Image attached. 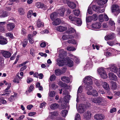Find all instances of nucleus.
Instances as JSON below:
<instances>
[{"mask_svg": "<svg viewBox=\"0 0 120 120\" xmlns=\"http://www.w3.org/2000/svg\"><path fill=\"white\" fill-rule=\"evenodd\" d=\"M71 58L67 57L63 59V60H57L56 61L57 62V64L59 66H62L64 64H67L70 67H72L74 65L73 61L71 60Z\"/></svg>", "mask_w": 120, "mask_h": 120, "instance_id": "f257e3e1", "label": "nucleus"}, {"mask_svg": "<svg viewBox=\"0 0 120 120\" xmlns=\"http://www.w3.org/2000/svg\"><path fill=\"white\" fill-rule=\"evenodd\" d=\"M91 101L95 103H98L100 105H103L106 102L105 98L100 97L92 98Z\"/></svg>", "mask_w": 120, "mask_h": 120, "instance_id": "f03ea898", "label": "nucleus"}, {"mask_svg": "<svg viewBox=\"0 0 120 120\" xmlns=\"http://www.w3.org/2000/svg\"><path fill=\"white\" fill-rule=\"evenodd\" d=\"M97 71L102 78L103 79H106L107 78L108 76L106 73L105 71L104 68H103L101 67L98 68L97 69Z\"/></svg>", "mask_w": 120, "mask_h": 120, "instance_id": "7ed1b4c3", "label": "nucleus"}, {"mask_svg": "<svg viewBox=\"0 0 120 120\" xmlns=\"http://www.w3.org/2000/svg\"><path fill=\"white\" fill-rule=\"evenodd\" d=\"M83 82L85 83V87H90V77L87 76L85 77L83 80Z\"/></svg>", "mask_w": 120, "mask_h": 120, "instance_id": "20e7f679", "label": "nucleus"}, {"mask_svg": "<svg viewBox=\"0 0 120 120\" xmlns=\"http://www.w3.org/2000/svg\"><path fill=\"white\" fill-rule=\"evenodd\" d=\"M0 53H1L4 57L6 58L10 57L11 55L9 52L3 50H0Z\"/></svg>", "mask_w": 120, "mask_h": 120, "instance_id": "39448f33", "label": "nucleus"}, {"mask_svg": "<svg viewBox=\"0 0 120 120\" xmlns=\"http://www.w3.org/2000/svg\"><path fill=\"white\" fill-rule=\"evenodd\" d=\"M111 9L112 12H116L118 14L120 12V10L119 9V7L117 5H113Z\"/></svg>", "mask_w": 120, "mask_h": 120, "instance_id": "423d86ee", "label": "nucleus"}, {"mask_svg": "<svg viewBox=\"0 0 120 120\" xmlns=\"http://www.w3.org/2000/svg\"><path fill=\"white\" fill-rule=\"evenodd\" d=\"M116 37L115 34L113 33H110L107 35H106L105 37V40L107 41L109 40H112L114 38Z\"/></svg>", "mask_w": 120, "mask_h": 120, "instance_id": "0eeeda50", "label": "nucleus"}, {"mask_svg": "<svg viewBox=\"0 0 120 120\" xmlns=\"http://www.w3.org/2000/svg\"><path fill=\"white\" fill-rule=\"evenodd\" d=\"M109 68L111 71L115 73H116L118 71V69L117 67L113 64H111L109 65Z\"/></svg>", "mask_w": 120, "mask_h": 120, "instance_id": "6e6552de", "label": "nucleus"}, {"mask_svg": "<svg viewBox=\"0 0 120 120\" xmlns=\"http://www.w3.org/2000/svg\"><path fill=\"white\" fill-rule=\"evenodd\" d=\"M109 78L111 80L115 81L118 80L117 76L112 73L110 72L109 74Z\"/></svg>", "mask_w": 120, "mask_h": 120, "instance_id": "1a4fd4ad", "label": "nucleus"}, {"mask_svg": "<svg viewBox=\"0 0 120 120\" xmlns=\"http://www.w3.org/2000/svg\"><path fill=\"white\" fill-rule=\"evenodd\" d=\"M6 27L7 29L11 31L14 28L15 25L13 23L10 22L7 24Z\"/></svg>", "mask_w": 120, "mask_h": 120, "instance_id": "9d476101", "label": "nucleus"}, {"mask_svg": "<svg viewBox=\"0 0 120 120\" xmlns=\"http://www.w3.org/2000/svg\"><path fill=\"white\" fill-rule=\"evenodd\" d=\"M101 26V23L100 22H97L93 23L91 25V28L93 29H99L100 28Z\"/></svg>", "mask_w": 120, "mask_h": 120, "instance_id": "9b49d317", "label": "nucleus"}, {"mask_svg": "<svg viewBox=\"0 0 120 120\" xmlns=\"http://www.w3.org/2000/svg\"><path fill=\"white\" fill-rule=\"evenodd\" d=\"M8 41L6 39L0 35V44L3 45L6 44Z\"/></svg>", "mask_w": 120, "mask_h": 120, "instance_id": "f8f14e48", "label": "nucleus"}, {"mask_svg": "<svg viewBox=\"0 0 120 120\" xmlns=\"http://www.w3.org/2000/svg\"><path fill=\"white\" fill-rule=\"evenodd\" d=\"M67 3L68 6L71 8L74 9L76 7V4L74 2L68 0Z\"/></svg>", "mask_w": 120, "mask_h": 120, "instance_id": "ddd939ff", "label": "nucleus"}, {"mask_svg": "<svg viewBox=\"0 0 120 120\" xmlns=\"http://www.w3.org/2000/svg\"><path fill=\"white\" fill-rule=\"evenodd\" d=\"M105 117L103 114H97L94 116V118L96 120H100L104 119Z\"/></svg>", "mask_w": 120, "mask_h": 120, "instance_id": "4468645a", "label": "nucleus"}, {"mask_svg": "<svg viewBox=\"0 0 120 120\" xmlns=\"http://www.w3.org/2000/svg\"><path fill=\"white\" fill-rule=\"evenodd\" d=\"M102 86L105 90L108 91L110 89L109 84L105 82H103L102 83Z\"/></svg>", "mask_w": 120, "mask_h": 120, "instance_id": "2eb2a0df", "label": "nucleus"}, {"mask_svg": "<svg viewBox=\"0 0 120 120\" xmlns=\"http://www.w3.org/2000/svg\"><path fill=\"white\" fill-rule=\"evenodd\" d=\"M85 106L83 104L80 105L79 109H78V112L80 113L83 112L85 109Z\"/></svg>", "mask_w": 120, "mask_h": 120, "instance_id": "dca6fc26", "label": "nucleus"}, {"mask_svg": "<svg viewBox=\"0 0 120 120\" xmlns=\"http://www.w3.org/2000/svg\"><path fill=\"white\" fill-rule=\"evenodd\" d=\"M111 88L113 90L117 89L118 87V85L116 82L112 81L111 82Z\"/></svg>", "mask_w": 120, "mask_h": 120, "instance_id": "f3484780", "label": "nucleus"}, {"mask_svg": "<svg viewBox=\"0 0 120 120\" xmlns=\"http://www.w3.org/2000/svg\"><path fill=\"white\" fill-rule=\"evenodd\" d=\"M19 74L17 73L16 75L15 78L13 80V81L15 83H19V81L20 80H21L22 78L21 77H20L19 76Z\"/></svg>", "mask_w": 120, "mask_h": 120, "instance_id": "a211bd4d", "label": "nucleus"}, {"mask_svg": "<svg viewBox=\"0 0 120 120\" xmlns=\"http://www.w3.org/2000/svg\"><path fill=\"white\" fill-rule=\"evenodd\" d=\"M67 55L66 52L64 51V50L63 49L61 50L60 51V53L59 54V56L61 58H63L62 56H66Z\"/></svg>", "mask_w": 120, "mask_h": 120, "instance_id": "6ab92c4d", "label": "nucleus"}, {"mask_svg": "<svg viewBox=\"0 0 120 120\" xmlns=\"http://www.w3.org/2000/svg\"><path fill=\"white\" fill-rule=\"evenodd\" d=\"M67 29V28L62 26H59L56 27V29L60 32H63L65 31Z\"/></svg>", "mask_w": 120, "mask_h": 120, "instance_id": "aec40b11", "label": "nucleus"}, {"mask_svg": "<svg viewBox=\"0 0 120 120\" xmlns=\"http://www.w3.org/2000/svg\"><path fill=\"white\" fill-rule=\"evenodd\" d=\"M8 14L6 11L3 10L0 13V17L3 18L8 16Z\"/></svg>", "mask_w": 120, "mask_h": 120, "instance_id": "412c9836", "label": "nucleus"}, {"mask_svg": "<svg viewBox=\"0 0 120 120\" xmlns=\"http://www.w3.org/2000/svg\"><path fill=\"white\" fill-rule=\"evenodd\" d=\"M75 21V24L77 26H80L82 23V21L81 19L77 17Z\"/></svg>", "mask_w": 120, "mask_h": 120, "instance_id": "4be33fe9", "label": "nucleus"}, {"mask_svg": "<svg viewBox=\"0 0 120 120\" xmlns=\"http://www.w3.org/2000/svg\"><path fill=\"white\" fill-rule=\"evenodd\" d=\"M90 8L89 7L87 10V11L86 14V23H88L90 22V17L89 15L90 14Z\"/></svg>", "mask_w": 120, "mask_h": 120, "instance_id": "5701e85b", "label": "nucleus"}, {"mask_svg": "<svg viewBox=\"0 0 120 120\" xmlns=\"http://www.w3.org/2000/svg\"><path fill=\"white\" fill-rule=\"evenodd\" d=\"M53 20V22H52L53 24L55 25H59L61 22V21L60 19L57 18L56 19Z\"/></svg>", "mask_w": 120, "mask_h": 120, "instance_id": "b1692460", "label": "nucleus"}, {"mask_svg": "<svg viewBox=\"0 0 120 120\" xmlns=\"http://www.w3.org/2000/svg\"><path fill=\"white\" fill-rule=\"evenodd\" d=\"M58 114V113L56 112H50L49 114V117L51 119H52L54 116H56Z\"/></svg>", "mask_w": 120, "mask_h": 120, "instance_id": "393cba45", "label": "nucleus"}, {"mask_svg": "<svg viewBox=\"0 0 120 120\" xmlns=\"http://www.w3.org/2000/svg\"><path fill=\"white\" fill-rule=\"evenodd\" d=\"M61 79L62 81L64 82L67 83H69L70 82V79L68 77L64 76L62 77Z\"/></svg>", "mask_w": 120, "mask_h": 120, "instance_id": "a878e982", "label": "nucleus"}, {"mask_svg": "<svg viewBox=\"0 0 120 120\" xmlns=\"http://www.w3.org/2000/svg\"><path fill=\"white\" fill-rule=\"evenodd\" d=\"M59 107L58 105L56 103H54L51 105L50 108L51 109L53 110Z\"/></svg>", "mask_w": 120, "mask_h": 120, "instance_id": "bb28decb", "label": "nucleus"}, {"mask_svg": "<svg viewBox=\"0 0 120 120\" xmlns=\"http://www.w3.org/2000/svg\"><path fill=\"white\" fill-rule=\"evenodd\" d=\"M108 0H98V3L99 5H102L107 2Z\"/></svg>", "mask_w": 120, "mask_h": 120, "instance_id": "cd10ccee", "label": "nucleus"}, {"mask_svg": "<svg viewBox=\"0 0 120 120\" xmlns=\"http://www.w3.org/2000/svg\"><path fill=\"white\" fill-rule=\"evenodd\" d=\"M57 16V14L56 12H54L51 15L50 18L52 20H53L55 19L56 18Z\"/></svg>", "mask_w": 120, "mask_h": 120, "instance_id": "c85d7f7f", "label": "nucleus"}, {"mask_svg": "<svg viewBox=\"0 0 120 120\" xmlns=\"http://www.w3.org/2000/svg\"><path fill=\"white\" fill-rule=\"evenodd\" d=\"M33 36L31 34H29L28 36V39L30 43L33 44L34 42V40L33 39L32 37Z\"/></svg>", "mask_w": 120, "mask_h": 120, "instance_id": "c756f323", "label": "nucleus"}, {"mask_svg": "<svg viewBox=\"0 0 120 120\" xmlns=\"http://www.w3.org/2000/svg\"><path fill=\"white\" fill-rule=\"evenodd\" d=\"M63 73L64 72L59 69H57L55 70V74L56 75H59Z\"/></svg>", "mask_w": 120, "mask_h": 120, "instance_id": "7c9ffc66", "label": "nucleus"}, {"mask_svg": "<svg viewBox=\"0 0 120 120\" xmlns=\"http://www.w3.org/2000/svg\"><path fill=\"white\" fill-rule=\"evenodd\" d=\"M56 94V92L53 91H49L48 93V96L50 97H53Z\"/></svg>", "mask_w": 120, "mask_h": 120, "instance_id": "2f4dec72", "label": "nucleus"}, {"mask_svg": "<svg viewBox=\"0 0 120 120\" xmlns=\"http://www.w3.org/2000/svg\"><path fill=\"white\" fill-rule=\"evenodd\" d=\"M65 11V9L64 8L59 10H58V12L59 14L61 16H63L64 15Z\"/></svg>", "mask_w": 120, "mask_h": 120, "instance_id": "473e14b6", "label": "nucleus"}, {"mask_svg": "<svg viewBox=\"0 0 120 120\" xmlns=\"http://www.w3.org/2000/svg\"><path fill=\"white\" fill-rule=\"evenodd\" d=\"M74 14L76 16H78L80 14V11L78 9H75L73 11Z\"/></svg>", "mask_w": 120, "mask_h": 120, "instance_id": "72a5a7b5", "label": "nucleus"}, {"mask_svg": "<svg viewBox=\"0 0 120 120\" xmlns=\"http://www.w3.org/2000/svg\"><path fill=\"white\" fill-rule=\"evenodd\" d=\"M98 95V92L95 90H93L91 92H90V95H92L93 96H97Z\"/></svg>", "mask_w": 120, "mask_h": 120, "instance_id": "f704fd0d", "label": "nucleus"}, {"mask_svg": "<svg viewBox=\"0 0 120 120\" xmlns=\"http://www.w3.org/2000/svg\"><path fill=\"white\" fill-rule=\"evenodd\" d=\"M70 95H66L63 98L64 101L65 102L67 103L68 102V101L70 99Z\"/></svg>", "mask_w": 120, "mask_h": 120, "instance_id": "c9c22d12", "label": "nucleus"}, {"mask_svg": "<svg viewBox=\"0 0 120 120\" xmlns=\"http://www.w3.org/2000/svg\"><path fill=\"white\" fill-rule=\"evenodd\" d=\"M109 24L112 26V29H111V30L112 31H114L115 29V27L114 26L115 24L114 21H109Z\"/></svg>", "mask_w": 120, "mask_h": 120, "instance_id": "e433bc0d", "label": "nucleus"}, {"mask_svg": "<svg viewBox=\"0 0 120 120\" xmlns=\"http://www.w3.org/2000/svg\"><path fill=\"white\" fill-rule=\"evenodd\" d=\"M77 17L73 16L72 15H70L69 16V19L72 21H75V19H76Z\"/></svg>", "mask_w": 120, "mask_h": 120, "instance_id": "4c0bfd02", "label": "nucleus"}, {"mask_svg": "<svg viewBox=\"0 0 120 120\" xmlns=\"http://www.w3.org/2000/svg\"><path fill=\"white\" fill-rule=\"evenodd\" d=\"M36 5L37 7L38 8H42L44 7V4L39 2L36 3Z\"/></svg>", "mask_w": 120, "mask_h": 120, "instance_id": "58836bf2", "label": "nucleus"}, {"mask_svg": "<svg viewBox=\"0 0 120 120\" xmlns=\"http://www.w3.org/2000/svg\"><path fill=\"white\" fill-rule=\"evenodd\" d=\"M68 111L67 110H63L61 112V115L63 117L67 115Z\"/></svg>", "mask_w": 120, "mask_h": 120, "instance_id": "ea45409f", "label": "nucleus"}, {"mask_svg": "<svg viewBox=\"0 0 120 120\" xmlns=\"http://www.w3.org/2000/svg\"><path fill=\"white\" fill-rule=\"evenodd\" d=\"M103 14H100L98 16V19L100 22H102L103 21Z\"/></svg>", "mask_w": 120, "mask_h": 120, "instance_id": "a19ab883", "label": "nucleus"}, {"mask_svg": "<svg viewBox=\"0 0 120 120\" xmlns=\"http://www.w3.org/2000/svg\"><path fill=\"white\" fill-rule=\"evenodd\" d=\"M98 19V16L95 14H94L92 16L90 17V19L94 20H96Z\"/></svg>", "mask_w": 120, "mask_h": 120, "instance_id": "79ce46f5", "label": "nucleus"}, {"mask_svg": "<svg viewBox=\"0 0 120 120\" xmlns=\"http://www.w3.org/2000/svg\"><path fill=\"white\" fill-rule=\"evenodd\" d=\"M19 14L20 15H23L24 13V10L23 8H20L18 9Z\"/></svg>", "mask_w": 120, "mask_h": 120, "instance_id": "37998d69", "label": "nucleus"}, {"mask_svg": "<svg viewBox=\"0 0 120 120\" xmlns=\"http://www.w3.org/2000/svg\"><path fill=\"white\" fill-rule=\"evenodd\" d=\"M44 26V23L41 22H38L37 23V26L38 27H43Z\"/></svg>", "mask_w": 120, "mask_h": 120, "instance_id": "c03bdc74", "label": "nucleus"}, {"mask_svg": "<svg viewBox=\"0 0 120 120\" xmlns=\"http://www.w3.org/2000/svg\"><path fill=\"white\" fill-rule=\"evenodd\" d=\"M36 86L39 88V90H42L43 87L40 86V83H39L38 82L36 84Z\"/></svg>", "mask_w": 120, "mask_h": 120, "instance_id": "a18cd8bd", "label": "nucleus"}, {"mask_svg": "<svg viewBox=\"0 0 120 120\" xmlns=\"http://www.w3.org/2000/svg\"><path fill=\"white\" fill-rule=\"evenodd\" d=\"M67 41L68 43H71L74 44H76V41L74 39H71Z\"/></svg>", "mask_w": 120, "mask_h": 120, "instance_id": "49530a36", "label": "nucleus"}, {"mask_svg": "<svg viewBox=\"0 0 120 120\" xmlns=\"http://www.w3.org/2000/svg\"><path fill=\"white\" fill-rule=\"evenodd\" d=\"M58 84L62 87H65L66 86L65 83H63L61 81H60L58 82Z\"/></svg>", "mask_w": 120, "mask_h": 120, "instance_id": "de8ad7c7", "label": "nucleus"}, {"mask_svg": "<svg viewBox=\"0 0 120 120\" xmlns=\"http://www.w3.org/2000/svg\"><path fill=\"white\" fill-rule=\"evenodd\" d=\"M67 49L69 51H73L75 50V49L74 47L70 46L67 47Z\"/></svg>", "mask_w": 120, "mask_h": 120, "instance_id": "09e8293b", "label": "nucleus"}, {"mask_svg": "<svg viewBox=\"0 0 120 120\" xmlns=\"http://www.w3.org/2000/svg\"><path fill=\"white\" fill-rule=\"evenodd\" d=\"M28 43V41L27 39H25L24 40L22 44V46L23 47H25L26 45Z\"/></svg>", "mask_w": 120, "mask_h": 120, "instance_id": "8fccbe9b", "label": "nucleus"}, {"mask_svg": "<svg viewBox=\"0 0 120 120\" xmlns=\"http://www.w3.org/2000/svg\"><path fill=\"white\" fill-rule=\"evenodd\" d=\"M49 88L50 89L52 87L53 89H54L57 87V86L54 83L50 84L49 85Z\"/></svg>", "mask_w": 120, "mask_h": 120, "instance_id": "3c124183", "label": "nucleus"}, {"mask_svg": "<svg viewBox=\"0 0 120 120\" xmlns=\"http://www.w3.org/2000/svg\"><path fill=\"white\" fill-rule=\"evenodd\" d=\"M75 31V30L72 28H70L68 31L69 34H71L74 32Z\"/></svg>", "mask_w": 120, "mask_h": 120, "instance_id": "603ef678", "label": "nucleus"}, {"mask_svg": "<svg viewBox=\"0 0 120 120\" xmlns=\"http://www.w3.org/2000/svg\"><path fill=\"white\" fill-rule=\"evenodd\" d=\"M56 76L54 75H51L49 79L51 81H52L56 79Z\"/></svg>", "mask_w": 120, "mask_h": 120, "instance_id": "864d4df0", "label": "nucleus"}, {"mask_svg": "<svg viewBox=\"0 0 120 120\" xmlns=\"http://www.w3.org/2000/svg\"><path fill=\"white\" fill-rule=\"evenodd\" d=\"M16 95L14 94L13 95H11V96L10 98L9 99V100L11 101H12L14 99V98L16 97Z\"/></svg>", "mask_w": 120, "mask_h": 120, "instance_id": "5fc2aeb1", "label": "nucleus"}, {"mask_svg": "<svg viewBox=\"0 0 120 120\" xmlns=\"http://www.w3.org/2000/svg\"><path fill=\"white\" fill-rule=\"evenodd\" d=\"M68 34H65L63 35L62 38V39L63 40H65L68 39Z\"/></svg>", "mask_w": 120, "mask_h": 120, "instance_id": "6e6d98bb", "label": "nucleus"}, {"mask_svg": "<svg viewBox=\"0 0 120 120\" xmlns=\"http://www.w3.org/2000/svg\"><path fill=\"white\" fill-rule=\"evenodd\" d=\"M75 120H80V117L79 114L77 113L76 114L75 118Z\"/></svg>", "mask_w": 120, "mask_h": 120, "instance_id": "4d7b16f0", "label": "nucleus"}, {"mask_svg": "<svg viewBox=\"0 0 120 120\" xmlns=\"http://www.w3.org/2000/svg\"><path fill=\"white\" fill-rule=\"evenodd\" d=\"M11 86V83H9L8 84L7 87L5 90V92H7L8 91V90L9 89Z\"/></svg>", "mask_w": 120, "mask_h": 120, "instance_id": "13d9d810", "label": "nucleus"}, {"mask_svg": "<svg viewBox=\"0 0 120 120\" xmlns=\"http://www.w3.org/2000/svg\"><path fill=\"white\" fill-rule=\"evenodd\" d=\"M82 91V87L81 86H80L77 92V96L79 94V93H81Z\"/></svg>", "mask_w": 120, "mask_h": 120, "instance_id": "bf43d9fd", "label": "nucleus"}, {"mask_svg": "<svg viewBox=\"0 0 120 120\" xmlns=\"http://www.w3.org/2000/svg\"><path fill=\"white\" fill-rule=\"evenodd\" d=\"M107 43L109 45L112 46L115 45V43L113 41H108L107 42Z\"/></svg>", "mask_w": 120, "mask_h": 120, "instance_id": "052dcab7", "label": "nucleus"}, {"mask_svg": "<svg viewBox=\"0 0 120 120\" xmlns=\"http://www.w3.org/2000/svg\"><path fill=\"white\" fill-rule=\"evenodd\" d=\"M6 36L9 37L11 38H12L13 35L12 34L10 33H8L6 34Z\"/></svg>", "mask_w": 120, "mask_h": 120, "instance_id": "680f3d73", "label": "nucleus"}, {"mask_svg": "<svg viewBox=\"0 0 120 120\" xmlns=\"http://www.w3.org/2000/svg\"><path fill=\"white\" fill-rule=\"evenodd\" d=\"M33 86L32 85H31L29 88V92H30L32 91L33 90Z\"/></svg>", "mask_w": 120, "mask_h": 120, "instance_id": "e2e57ef3", "label": "nucleus"}, {"mask_svg": "<svg viewBox=\"0 0 120 120\" xmlns=\"http://www.w3.org/2000/svg\"><path fill=\"white\" fill-rule=\"evenodd\" d=\"M33 80V79L31 78L30 77H28L27 79V82L28 83H29L32 82Z\"/></svg>", "mask_w": 120, "mask_h": 120, "instance_id": "0e129e2a", "label": "nucleus"}, {"mask_svg": "<svg viewBox=\"0 0 120 120\" xmlns=\"http://www.w3.org/2000/svg\"><path fill=\"white\" fill-rule=\"evenodd\" d=\"M0 101L1 103L4 104H6L7 103V101L3 99H1V98L0 99Z\"/></svg>", "mask_w": 120, "mask_h": 120, "instance_id": "69168bd1", "label": "nucleus"}, {"mask_svg": "<svg viewBox=\"0 0 120 120\" xmlns=\"http://www.w3.org/2000/svg\"><path fill=\"white\" fill-rule=\"evenodd\" d=\"M33 12L32 10H30L28 12L27 14V16L28 18L31 17V15H32Z\"/></svg>", "mask_w": 120, "mask_h": 120, "instance_id": "338daca9", "label": "nucleus"}, {"mask_svg": "<svg viewBox=\"0 0 120 120\" xmlns=\"http://www.w3.org/2000/svg\"><path fill=\"white\" fill-rule=\"evenodd\" d=\"M4 26H0V32H3L5 31Z\"/></svg>", "mask_w": 120, "mask_h": 120, "instance_id": "774afa93", "label": "nucleus"}]
</instances>
